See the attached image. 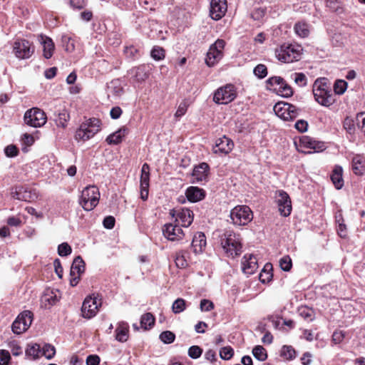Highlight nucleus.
I'll return each mask as SVG.
<instances>
[{
    "label": "nucleus",
    "instance_id": "39",
    "mask_svg": "<svg viewBox=\"0 0 365 365\" xmlns=\"http://www.w3.org/2000/svg\"><path fill=\"white\" fill-rule=\"evenodd\" d=\"M151 57L155 61H160L164 59L165 56V51L163 48L159 46H155L150 51Z\"/></svg>",
    "mask_w": 365,
    "mask_h": 365
},
{
    "label": "nucleus",
    "instance_id": "61",
    "mask_svg": "<svg viewBox=\"0 0 365 365\" xmlns=\"http://www.w3.org/2000/svg\"><path fill=\"white\" fill-rule=\"evenodd\" d=\"M19 150L15 145H10L6 147L5 154L8 157H15L18 155Z\"/></svg>",
    "mask_w": 365,
    "mask_h": 365
},
{
    "label": "nucleus",
    "instance_id": "20",
    "mask_svg": "<svg viewBox=\"0 0 365 365\" xmlns=\"http://www.w3.org/2000/svg\"><path fill=\"white\" fill-rule=\"evenodd\" d=\"M163 233L165 238L170 241L180 240L182 239L184 232L178 225L172 223L166 224L163 228Z\"/></svg>",
    "mask_w": 365,
    "mask_h": 365
},
{
    "label": "nucleus",
    "instance_id": "9",
    "mask_svg": "<svg viewBox=\"0 0 365 365\" xmlns=\"http://www.w3.org/2000/svg\"><path fill=\"white\" fill-rule=\"evenodd\" d=\"M273 110L284 120H293L299 115V109L288 103L279 102L274 105Z\"/></svg>",
    "mask_w": 365,
    "mask_h": 365
},
{
    "label": "nucleus",
    "instance_id": "26",
    "mask_svg": "<svg viewBox=\"0 0 365 365\" xmlns=\"http://www.w3.org/2000/svg\"><path fill=\"white\" fill-rule=\"evenodd\" d=\"M206 246V237L204 233L197 232L193 237L191 247L195 254L201 253Z\"/></svg>",
    "mask_w": 365,
    "mask_h": 365
},
{
    "label": "nucleus",
    "instance_id": "37",
    "mask_svg": "<svg viewBox=\"0 0 365 365\" xmlns=\"http://www.w3.org/2000/svg\"><path fill=\"white\" fill-rule=\"evenodd\" d=\"M252 354L255 359L260 361H263L266 360L267 358V354L265 349L259 345H257L253 348Z\"/></svg>",
    "mask_w": 365,
    "mask_h": 365
},
{
    "label": "nucleus",
    "instance_id": "1",
    "mask_svg": "<svg viewBox=\"0 0 365 365\" xmlns=\"http://www.w3.org/2000/svg\"><path fill=\"white\" fill-rule=\"evenodd\" d=\"M221 245L228 257H235L242 252V243L240 235L232 231H226L220 238Z\"/></svg>",
    "mask_w": 365,
    "mask_h": 365
},
{
    "label": "nucleus",
    "instance_id": "15",
    "mask_svg": "<svg viewBox=\"0 0 365 365\" xmlns=\"http://www.w3.org/2000/svg\"><path fill=\"white\" fill-rule=\"evenodd\" d=\"M85 271V262L81 256L75 257L70 271V284L75 287L78 284L81 274Z\"/></svg>",
    "mask_w": 365,
    "mask_h": 365
},
{
    "label": "nucleus",
    "instance_id": "35",
    "mask_svg": "<svg viewBox=\"0 0 365 365\" xmlns=\"http://www.w3.org/2000/svg\"><path fill=\"white\" fill-rule=\"evenodd\" d=\"M155 323V318L151 313H145L140 318V326L145 330L150 329Z\"/></svg>",
    "mask_w": 365,
    "mask_h": 365
},
{
    "label": "nucleus",
    "instance_id": "16",
    "mask_svg": "<svg viewBox=\"0 0 365 365\" xmlns=\"http://www.w3.org/2000/svg\"><path fill=\"white\" fill-rule=\"evenodd\" d=\"M170 215L173 217H176V221H180L181 225L185 227H189L193 221V212L188 208L172 210Z\"/></svg>",
    "mask_w": 365,
    "mask_h": 365
},
{
    "label": "nucleus",
    "instance_id": "11",
    "mask_svg": "<svg viewBox=\"0 0 365 365\" xmlns=\"http://www.w3.org/2000/svg\"><path fill=\"white\" fill-rule=\"evenodd\" d=\"M101 305V299L98 296L87 297L83 303L81 312L83 317L86 319H91L96 315L99 307Z\"/></svg>",
    "mask_w": 365,
    "mask_h": 365
},
{
    "label": "nucleus",
    "instance_id": "44",
    "mask_svg": "<svg viewBox=\"0 0 365 365\" xmlns=\"http://www.w3.org/2000/svg\"><path fill=\"white\" fill-rule=\"evenodd\" d=\"M279 266L285 272H288L292 267V262L289 255H285L279 259Z\"/></svg>",
    "mask_w": 365,
    "mask_h": 365
},
{
    "label": "nucleus",
    "instance_id": "50",
    "mask_svg": "<svg viewBox=\"0 0 365 365\" xmlns=\"http://www.w3.org/2000/svg\"><path fill=\"white\" fill-rule=\"evenodd\" d=\"M344 128L349 134H352L355 131V125L354 120L350 117H346L343 122Z\"/></svg>",
    "mask_w": 365,
    "mask_h": 365
},
{
    "label": "nucleus",
    "instance_id": "32",
    "mask_svg": "<svg viewBox=\"0 0 365 365\" xmlns=\"http://www.w3.org/2000/svg\"><path fill=\"white\" fill-rule=\"evenodd\" d=\"M129 327L125 322H120L115 329V339L120 342H125L128 337Z\"/></svg>",
    "mask_w": 365,
    "mask_h": 365
},
{
    "label": "nucleus",
    "instance_id": "30",
    "mask_svg": "<svg viewBox=\"0 0 365 365\" xmlns=\"http://www.w3.org/2000/svg\"><path fill=\"white\" fill-rule=\"evenodd\" d=\"M352 170L356 175H363L365 170V158L363 155H356L353 158Z\"/></svg>",
    "mask_w": 365,
    "mask_h": 365
},
{
    "label": "nucleus",
    "instance_id": "40",
    "mask_svg": "<svg viewBox=\"0 0 365 365\" xmlns=\"http://www.w3.org/2000/svg\"><path fill=\"white\" fill-rule=\"evenodd\" d=\"M61 42L65 50L68 52H72L75 49L73 39L68 35H63Z\"/></svg>",
    "mask_w": 365,
    "mask_h": 365
},
{
    "label": "nucleus",
    "instance_id": "53",
    "mask_svg": "<svg viewBox=\"0 0 365 365\" xmlns=\"http://www.w3.org/2000/svg\"><path fill=\"white\" fill-rule=\"evenodd\" d=\"M188 105L185 101H182L175 113V117L179 118L184 115L187 110Z\"/></svg>",
    "mask_w": 365,
    "mask_h": 365
},
{
    "label": "nucleus",
    "instance_id": "45",
    "mask_svg": "<svg viewBox=\"0 0 365 365\" xmlns=\"http://www.w3.org/2000/svg\"><path fill=\"white\" fill-rule=\"evenodd\" d=\"M299 315L308 321H312L314 319V312L312 309L304 307L299 309Z\"/></svg>",
    "mask_w": 365,
    "mask_h": 365
},
{
    "label": "nucleus",
    "instance_id": "60",
    "mask_svg": "<svg viewBox=\"0 0 365 365\" xmlns=\"http://www.w3.org/2000/svg\"><path fill=\"white\" fill-rule=\"evenodd\" d=\"M53 291L51 290H47L46 292L44 294V300L46 302H48L49 304H53L56 303V302L58 301V298L56 295L53 296Z\"/></svg>",
    "mask_w": 365,
    "mask_h": 365
},
{
    "label": "nucleus",
    "instance_id": "46",
    "mask_svg": "<svg viewBox=\"0 0 365 365\" xmlns=\"http://www.w3.org/2000/svg\"><path fill=\"white\" fill-rule=\"evenodd\" d=\"M281 355L286 359H292L295 357V350L291 346H284L282 349Z\"/></svg>",
    "mask_w": 365,
    "mask_h": 365
},
{
    "label": "nucleus",
    "instance_id": "59",
    "mask_svg": "<svg viewBox=\"0 0 365 365\" xmlns=\"http://www.w3.org/2000/svg\"><path fill=\"white\" fill-rule=\"evenodd\" d=\"M327 6L329 7L332 11L340 12L341 9L340 3L337 0H327Z\"/></svg>",
    "mask_w": 365,
    "mask_h": 365
},
{
    "label": "nucleus",
    "instance_id": "27",
    "mask_svg": "<svg viewBox=\"0 0 365 365\" xmlns=\"http://www.w3.org/2000/svg\"><path fill=\"white\" fill-rule=\"evenodd\" d=\"M210 167L206 163H201L195 166L192 171V176L197 182L205 180L209 173Z\"/></svg>",
    "mask_w": 365,
    "mask_h": 365
},
{
    "label": "nucleus",
    "instance_id": "58",
    "mask_svg": "<svg viewBox=\"0 0 365 365\" xmlns=\"http://www.w3.org/2000/svg\"><path fill=\"white\" fill-rule=\"evenodd\" d=\"M10 360V353L6 350L0 349V365H8Z\"/></svg>",
    "mask_w": 365,
    "mask_h": 365
},
{
    "label": "nucleus",
    "instance_id": "3",
    "mask_svg": "<svg viewBox=\"0 0 365 365\" xmlns=\"http://www.w3.org/2000/svg\"><path fill=\"white\" fill-rule=\"evenodd\" d=\"M302 49L297 45L284 43L275 49V56L283 63H292L299 61Z\"/></svg>",
    "mask_w": 365,
    "mask_h": 365
},
{
    "label": "nucleus",
    "instance_id": "22",
    "mask_svg": "<svg viewBox=\"0 0 365 365\" xmlns=\"http://www.w3.org/2000/svg\"><path fill=\"white\" fill-rule=\"evenodd\" d=\"M151 66L148 64H142L130 70L134 81L140 83L145 81L149 76Z\"/></svg>",
    "mask_w": 365,
    "mask_h": 365
},
{
    "label": "nucleus",
    "instance_id": "42",
    "mask_svg": "<svg viewBox=\"0 0 365 365\" xmlns=\"http://www.w3.org/2000/svg\"><path fill=\"white\" fill-rule=\"evenodd\" d=\"M56 354V349L53 346L46 344L41 349V355L44 356L46 359H52Z\"/></svg>",
    "mask_w": 365,
    "mask_h": 365
},
{
    "label": "nucleus",
    "instance_id": "56",
    "mask_svg": "<svg viewBox=\"0 0 365 365\" xmlns=\"http://www.w3.org/2000/svg\"><path fill=\"white\" fill-rule=\"evenodd\" d=\"M118 82H111V86H108V89L111 91L115 96H120L123 93V88L120 85H115Z\"/></svg>",
    "mask_w": 365,
    "mask_h": 365
},
{
    "label": "nucleus",
    "instance_id": "38",
    "mask_svg": "<svg viewBox=\"0 0 365 365\" xmlns=\"http://www.w3.org/2000/svg\"><path fill=\"white\" fill-rule=\"evenodd\" d=\"M186 309V302L182 298H178L172 305V310L175 314H180Z\"/></svg>",
    "mask_w": 365,
    "mask_h": 365
},
{
    "label": "nucleus",
    "instance_id": "2",
    "mask_svg": "<svg viewBox=\"0 0 365 365\" xmlns=\"http://www.w3.org/2000/svg\"><path fill=\"white\" fill-rule=\"evenodd\" d=\"M324 80H316L313 86L315 100L322 106L329 107L335 102L334 97L328 84Z\"/></svg>",
    "mask_w": 365,
    "mask_h": 365
},
{
    "label": "nucleus",
    "instance_id": "25",
    "mask_svg": "<svg viewBox=\"0 0 365 365\" xmlns=\"http://www.w3.org/2000/svg\"><path fill=\"white\" fill-rule=\"evenodd\" d=\"M242 271L246 274H252L258 267L257 258L254 255H245L242 259Z\"/></svg>",
    "mask_w": 365,
    "mask_h": 365
},
{
    "label": "nucleus",
    "instance_id": "41",
    "mask_svg": "<svg viewBox=\"0 0 365 365\" xmlns=\"http://www.w3.org/2000/svg\"><path fill=\"white\" fill-rule=\"evenodd\" d=\"M294 83L300 87L305 86L307 83V78L303 73H294L291 76Z\"/></svg>",
    "mask_w": 365,
    "mask_h": 365
},
{
    "label": "nucleus",
    "instance_id": "29",
    "mask_svg": "<svg viewBox=\"0 0 365 365\" xmlns=\"http://www.w3.org/2000/svg\"><path fill=\"white\" fill-rule=\"evenodd\" d=\"M127 133L128 129L125 127H123L118 129L117 131L109 135L106 138V140L110 145H118L122 141L123 138L126 135Z\"/></svg>",
    "mask_w": 365,
    "mask_h": 365
},
{
    "label": "nucleus",
    "instance_id": "13",
    "mask_svg": "<svg viewBox=\"0 0 365 365\" xmlns=\"http://www.w3.org/2000/svg\"><path fill=\"white\" fill-rule=\"evenodd\" d=\"M33 314L26 310L20 314L13 322L11 329L14 334H20L26 331L31 324Z\"/></svg>",
    "mask_w": 365,
    "mask_h": 365
},
{
    "label": "nucleus",
    "instance_id": "57",
    "mask_svg": "<svg viewBox=\"0 0 365 365\" xmlns=\"http://www.w3.org/2000/svg\"><path fill=\"white\" fill-rule=\"evenodd\" d=\"M200 308L202 312H209L214 309V304L208 299H202L200 304Z\"/></svg>",
    "mask_w": 365,
    "mask_h": 365
},
{
    "label": "nucleus",
    "instance_id": "55",
    "mask_svg": "<svg viewBox=\"0 0 365 365\" xmlns=\"http://www.w3.org/2000/svg\"><path fill=\"white\" fill-rule=\"evenodd\" d=\"M300 145L305 148L312 149L313 145H315V140L309 136L302 137L300 140Z\"/></svg>",
    "mask_w": 365,
    "mask_h": 365
},
{
    "label": "nucleus",
    "instance_id": "43",
    "mask_svg": "<svg viewBox=\"0 0 365 365\" xmlns=\"http://www.w3.org/2000/svg\"><path fill=\"white\" fill-rule=\"evenodd\" d=\"M347 88V83L344 80H337L334 86V91L336 94H343Z\"/></svg>",
    "mask_w": 365,
    "mask_h": 365
},
{
    "label": "nucleus",
    "instance_id": "36",
    "mask_svg": "<svg viewBox=\"0 0 365 365\" xmlns=\"http://www.w3.org/2000/svg\"><path fill=\"white\" fill-rule=\"evenodd\" d=\"M26 355L32 357V359H38L41 355V349L38 344H29L26 349Z\"/></svg>",
    "mask_w": 365,
    "mask_h": 365
},
{
    "label": "nucleus",
    "instance_id": "8",
    "mask_svg": "<svg viewBox=\"0 0 365 365\" xmlns=\"http://www.w3.org/2000/svg\"><path fill=\"white\" fill-rule=\"evenodd\" d=\"M225 46V41L224 40L217 39L210 46L205 58V63L208 66H214L222 58Z\"/></svg>",
    "mask_w": 365,
    "mask_h": 365
},
{
    "label": "nucleus",
    "instance_id": "6",
    "mask_svg": "<svg viewBox=\"0 0 365 365\" xmlns=\"http://www.w3.org/2000/svg\"><path fill=\"white\" fill-rule=\"evenodd\" d=\"M99 127L100 121L98 119H89L88 121L83 123L76 130L75 138L77 140L86 141L98 132Z\"/></svg>",
    "mask_w": 365,
    "mask_h": 365
},
{
    "label": "nucleus",
    "instance_id": "31",
    "mask_svg": "<svg viewBox=\"0 0 365 365\" xmlns=\"http://www.w3.org/2000/svg\"><path fill=\"white\" fill-rule=\"evenodd\" d=\"M343 169L341 166L336 165L331 175V180L337 190L341 189L344 185L342 178Z\"/></svg>",
    "mask_w": 365,
    "mask_h": 365
},
{
    "label": "nucleus",
    "instance_id": "23",
    "mask_svg": "<svg viewBox=\"0 0 365 365\" xmlns=\"http://www.w3.org/2000/svg\"><path fill=\"white\" fill-rule=\"evenodd\" d=\"M11 195L16 200L26 202H32L38 197L37 193L34 190H29L24 187H16V190L12 192Z\"/></svg>",
    "mask_w": 365,
    "mask_h": 365
},
{
    "label": "nucleus",
    "instance_id": "52",
    "mask_svg": "<svg viewBox=\"0 0 365 365\" xmlns=\"http://www.w3.org/2000/svg\"><path fill=\"white\" fill-rule=\"evenodd\" d=\"M202 353V349L198 346H192L188 349V356L192 359L199 358Z\"/></svg>",
    "mask_w": 365,
    "mask_h": 365
},
{
    "label": "nucleus",
    "instance_id": "47",
    "mask_svg": "<svg viewBox=\"0 0 365 365\" xmlns=\"http://www.w3.org/2000/svg\"><path fill=\"white\" fill-rule=\"evenodd\" d=\"M72 252L71 246L67 242L61 243L58 247V254L61 257L69 255Z\"/></svg>",
    "mask_w": 365,
    "mask_h": 365
},
{
    "label": "nucleus",
    "instance_id": "18",
    "mask_svg": "<svg viewBox=\"0 0 365 365\" xmlns=\"http://www.w3.org/2000/svg\"><path fill=\"white\" fill-rule=\"evenodd\" d=\"M227 9L226 0H212L210 15L214 20H219L225 16Z\"/></svg>",
    "mask_w": 365,
    "mask_h": 365
},
{
    "label": "nucleus",
    "instance_id": "51",
    "mask_svg": "<svg viewBox=\"0 0 365 365\" xmlns=\"http://www.w3.org/2000/svg\"><path fill=\"white\" fill-rule=\"evenodd\" d=\"M234 354V350L230 346L222 347L220 351V357L222 359L228 360L232 357Z\"/></svg>",
    "mask_w": 365,
    "mask_h": 365
},
{
    "label": "nucleus",
    "instance_id": "7",
    "mask_svg": "<svg viewBox=\"0 0 365 365\" xmlns=\"http://www.w3.org/2000/svg\"><path fill=\"white\" fill-rule=\"evenodd\" d=\"M267 88L277 91L283 97L288 98L293 95L292 87L280 76H272L266 81Z\"/></svg>",
    "mask_w": 365,
    "mask_h": 365
},
{
    "label": "nucleus",
    "instance_id": "49",
    "mask_svg": "<svg viewBox=\"0 0 365 365\" xmlns=\"http://www.w3.org/2000/svg\"><path fill=\"white\" fill-rule=\"evenodd\" d=\"M175 338V334L170 331H165L160 334V340L165 344H170L173 342Z\"/></svg>",
    "mask_w": 365,
    "mask_h": 365
},
{
    "label": "nucleus",
    "instance_id": "64",
    "mask_svg": "<svg viewBox=\"0 0 365 365\" xmlns=\"http://www.w3.org/2000/svg\"><path fill=\"white\" fill-rule=\"evenodd\" d=\"M358 126L360 127L365 133V113H361L356 115Z\"/></svg>",
    "mask_w": 365,
    "mask_h": 365
},
{
    "label": "nucleus",
    "instance_id": "54",
    "mask_svg": "<svg viewBox=\"0 0 365 365\" xmlns=\"http://www.w3.org/2000/svg\"><path fill=\"white\" fill-rule=\"evenodd\" d=\"M175 264L178 268H184L187 266V261L182 252H178L175 259Z\"/></svg>",
    "mask_w": 365,
    "mask_h": 365
},
{
    "label": "nucleus",
    "instance_id": "34",
    "mask_svg": "<svg viewBox=\"0 0 365 365\" xmlns=\"http://www.w3.org/2000/svg\"><path fill=\"white\" fill-rule=\"evenodd\" d=\"M294 31L299 36L306 38L309 34V25L306 22L299 21L294 25Z\"/></svg>",
    "mask_w": 365,
    "mask_h": 365
},
{
    "label": "nucleus",
    "instance_id": "33",
    "mask_svg": "<svg viewBox=\"0 0 365 365\" xmlns=\"http://www.w3.org/2000/svg\"><path fill=\"white\" fill-rule=\"evenodd\" d=\"M41 42L43 48V56L47 59L50 58L55 48L52 39L47 36H41Z\"/></svg>",
    "mask_w": 365,
    "mask_h": 365
},
{
    "label": "nucleus",
    "instance_id": "14",
    "mask_svg": "<svg viewBox=\"0 0 365 365\" xmlns=\"http://www.w3.org/2000/svg\"><path fill=\"white\" fill-rule=\"evenodd\" d=\"M13 52L20 59L30 58L34 52V47L26 39H16L13 44Z\"/></svg>",
    "mask_w": 365,
    "mask_h": 365
},
{
    "label": "nucleus",
    "instance_id": "10",
    "mask_svg": "<svg viewBox=\"0 0 365 365\" xmlns=\"http://www.w3.org/2000/svg\"><path fill=\"white\" fill-rule=\"evenodd\" d=\"M24 119L26 125L38 128L43 126L46 123V115L42 110L33 108L25 113Z\"/></svg>",
    "mask_w": 365,
    "mask_h": 365
},
{
    "label": "nucleus",
    "instance_id": "62",
    "mask_svg": "<svg viewBox=\"0 0 365 365\" xmlns=\"http://www.w3.org/2000/svg\"><path fill=\"white\" fill-rule=\"evenodd\" d=\"M295 128L301 133H304L307 130L308 123L304 120H299L296 122Z\"/></svg>",
    "mask_w": 365,
    "mask_h": 365
},
{
    "label": "nucleus",
    "instance_id": "48",
    "mask_svg": "<svg viewBox=\"0 0 365 365\" xmlns=\"http://www.w3.org/2000/svg\"><path fill=\"white\" fill-rule=\"evenodd\" d=\"M253 72L257 77L262 79L267 75V68L264 64H258L254 68Z\"/></svg>",
    "mask_w": 365,
    "mask_h": 365
},
{
    "label": "nucleus",
    "instance_id": "28",
    "mask_svg": "<svg viewBox=\"0 0 365 365\" xmlns=\"http://www.w3.org/2000/svg\"><path fill=\"white\" fill-rule=\"evenodd\" d=\"M185 194L187 200L192 202H198L202 200L205 196L203 189L194 186L189 187L186 190Z\"/></svg>",
    "mask_w": 365,
    "mask_h": 365
},
{
    "label": "nucleus",
    "instance_id": "5",
    "mask_svg": "<svg viewBox=\"0 0 365 365\" xmlns=\"http://www.w3.org/2000/svg\"><path fill=\"white\" fill-rule=\"evenodd\" d=\"M230 217L235 225L245 226L252 220L253 213L248 206L237 205L231 210Z\"/></svg>",
    "mask_w": 365,
    "mask_h": 365
},
{
    "label": "nucleus",
    "instance_id": "24",
    "mask_svg": "<svg viewBox=\"0 0 365 365\" xmlns=\"http://www.w3.org/2000/svg\"><path fill=\"white\" fill-rule=\"evenodd\" d=\"M54 120L58 127L66 128L70 119V115L65 105H59L55 108Z\"/></svg>",
    "mask_w": 365,
    "mask_h": 365
},
{
    "label": "nucleus",
    "instance_id": "63",
    "mask_svg": "<svg viewBox=\"0 0 365 365\" xmlns=\"http://www.w3.org/2000/svg\"><path fill=\"white\" fill-rule=\"evenodd\" d=\"M264 14H265L264 10L263 9L259 8V9H255L252 11L251 16L254 20L259 21L264 17Z\"/></svg>",
    "mask_w": 365,
    "mask_h": 365
},
{
    "label": "nucleus",
    "instance_id": "4",
    "mask_svg": "<svg viewBox=\"0 0 365 365\" xmlns=\"http://www.w3.org/2000/svg\"><path fill=\"white\" fill-rule=\"evenodd\" d=\"M100 192L97 187L92 185L85 187L79 200V203L86 211L93 210L98 204Z\"/></svg>",
    "mask_w": 365,
    "mask_h": 365
},
{
    "label": "nucleus",
    "instance_id": "12",
    "mask_svg": "<svg viewBox=\"0 0 365 365\" xmlns=\"http://www.w3.org/2000/svg\"><path fill=\"white\" fill-rule=\"evenodd\" d=\"M236 91L234 86L227 84L218 88L213 97V101L217 104H227L236 98Z\"/></svg>",
    "mask_w": 365,
    "mask_h": 365
},
{
    "label": "nucleus",
    "instance_id": "21",
    "mask_svg": "<svg viewBox=\"0 0 365 365\" xmlns=\"http://www.w3.org/2000/svg\"><path fill=\"white\" fill-rule=\"evenodd\" d=\"M234 147L233 141L225 135L216 140L212 148L214 153L227 155L230 153Z\"/></svg>",
    "mask_w": 365,
    "mask_h": 365
},
{
    "label": "nucleus",
    "instance_id": "17",
    "mask_svg": "<svg viewBox=\"0 0 365 365\" xmlns=\"http://www.w3.org/2000/svg\"><path fill=\"white\" fill-rule=\"evenodd\" d=\"M150 182V166L148 163H144L141 168L140 175V197L143 200H146L148 197V188Z\"/></svg>",
    "mask_w": 365,
    "mask_h": 365
},
{
    "label": "nucleus",
    "instance_id": "19",
    "mask_svg": "<svg viewBox=\"0 0 365 365\" xmlns=\"http://www.w3.org/2000/svg\"><path fill=\"white\" fill-rule=\"evenodd\" d=\"M277 202L280 214L284 217L289 216L292 211V203L286 192L282 190L279 191Z\"/></svg>",
    "mask_w": 365,
    "mask_h": 365
}]
</instances>
